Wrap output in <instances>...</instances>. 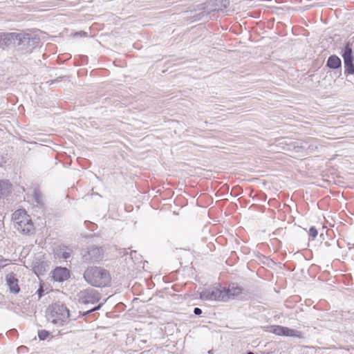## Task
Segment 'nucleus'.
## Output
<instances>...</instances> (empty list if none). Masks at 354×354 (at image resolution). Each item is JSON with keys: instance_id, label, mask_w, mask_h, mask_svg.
Here are the masks:
<instances>
[{"instance_id": "nucleus-24", "label": "nucleus", "mask_w": 354, "mask_h": 354, "mask_svg": "<svg viewBox=\"0 0 354 354\" xmlns=\"http://www.w3.org/2000/svg\"><path fill=\"white\" fill-rule=\"evenodd\" d=\"M101 306H102V304H99V305L95 306L94 308H91V310L84 312L83 313V316H86V315H89L90 313H91L92 312L99 310L101 308Z\"/></svg>"}, {"instance_id": "nucleus-4", "label": "nucleus", "mask_w": 354, "mask_h": 354, "mask_svg": "<svg viewBox=\"0 0 354 354\" xmlns=\"http://www.w3.org/2000/svg\"><path fill=\"white\" fill-rule=\"evenodd\" d=\"M200 298L205 301H226L227 295L225 292H223V288L209 287L200 292Z\"/></svg>"}, {"instance_id": "nucleus-1", "label": "nucleus", "mask_w": 354, "mask_h": 354, "mask_svg": "<svg viewBox=\"0 0 354 354\" xmlns=\"http://www.w3.org/2000/svg\"><path fill=\"white\" fill-rule=\"evenodd\" d=\"M84 279L92 286L104 287L111 282L109 272L104 268L97 266H90L84 272Z\"/></svg>"}, {"instance_id": "nucleus-6", "label": "nucleus", "mask_w": 354, "mask_h": 354, "mask_svg": "<svg viewBox=\"0 0 354 354\" xmlns=\"http://www.w3.org/2000/svg\"><path fill=\"white\" fill-rule=\"evenodd\" d=\"M83 261L87 263H94L99 262L103 258V252L102 248L96 246H91L84 249L81 252Z\"/></svg>"}, {"instance_id": "nucleus-7", "label": "nucleus", "mask_w": 354, "mask_h": 354, "mask_svg": "<svg viewBox=\"0 0 354 354\" xmlns=\"http://www.w3.org/2000/svg\"><path fill=\"white\" fill-rule=\"evenodd\" d=\"M100 299L99 292L93 288L82 290L78 294V301L83 304H95Z\"/></svg>"}, {"instance_id": "nucleus-16", "label": "nucleus", "mask_w": 354, "mask_h": 354, "mask_svg": "<svg viewBox=\"0 0 354 354\" xmlns=\"http://www.w3.org/2000/svg\"><path fill=\"white\" fill-rule=\"evenodd\" d=\"M11 189V184L8 180H0V198L7 196Z\"/></svg>"}, {"instance_id": "nucleus-22", "label": "nucleus", "mask_w": 354, "mask_h": 354, "mask_svg": "<svg viewBox=\"0 0 354 354\" xmlns=\"http://www.w3.org/2000/svg\"><path fill=\"white\" fill-rule=\"evenodd\" d=\"M49 335L50 333L46 330H41L38 331V337L40 340L46 339L49 336Z\"/></svg>"}, {"instance_id": "nucleus-11", "label": "nucleus", "mask_w": 354, "mask_h": 354, "mask_svg": "<svg viewBox=\"0 0 354 354\" xmlns=\"http://www.w3.org/2000/svg\"><path fill=\"white\" fill-rule=\"evenodd\" d=\"M70 277L69 270L66 268L57 267L53 272V278L55 281L62 282L68 279Z\"/></svg>"}, {"instance_id": "nucleus-23", "label": "nucleus", "mask_w": 354, "mask_h": 354, "mask_svg": "<svg viewBox=\"0 0 354 354\" xmlns=\"http://www.w3.org/2000/svg\"><path fill=\"white\" fill-rule=\"evenodd\" d=\"M308 233L309 236H311L312 238H315L318 234L317 229L314 226H312L310 228Z\"/></svg>"}, {"instance_id": "nucleus-20", "label": "nucleus", "mask_w": 354, "mask_h": 354, "mask_svg": "<svg viewBox=\"0 0 354 354\" xmlns=\"http://www.w3.org/2000/svg\"><path fill=\"white\" fill-rule=\"evenodd\" d=\"M344 73L345 74H354V64L353 60L344 61Z\"/></svg>"}, {"instance_id": "nucleus-27", "label": "nucleus", "mask_w": 354, "mask_h": 354, "mask_svg": "<svg viewBox=\"0 0 354 354\" xmlns=\"http://www.w3.org/2000/svg\"><path fill=\"white\" fill-rule=\"evenodd\" d=\"M37 295H38V297H39V299H40V298L42 297L43 294H44V289H43V288H42V287H40V288L37 290Z\"/></svg>"}, {"instance_id": "nucleus-2", "label": "nucleus", "mask_w": 354, "mask_h": 354, "mask_svg": "<svg viewBox=\"0 0 354 354\" xmlns=\"http://www.w3.org/2000/svg\"><path fill=\"white\" fill-rule=\"evenodd\" d=\"M69 315V310L64 304L55 303L52 305L46 317L53 324L62 326L68 321Z\"/></svg>"}, {"instance_id": "nucleus-25", "label": "nucleus", "mask_w": 354, "mask_h": 354, "mask_svg": "<svg viewBox=\"0 0 354 354\" xmlns=\"http://www.w3.org/2000/svg\"><path fill=\"white\" fill-rule=\"evenodd\" d=\"M7 261V259H4L2 257H0V268H3L8 264L6 263Z\"/></svg>"}, {"instance_id": "nucleus-9", "label": "nucleus", "mask_w": 354, "mask_h": 354, "mask_svg": "<svg viewBox=\"0 0 354 354\" xmlns=\"http://www.w3.org/2000/svg\"><path fill=\"white\" fill-rule=\"evenodd\" d=\"M15 228L22 234H30L35 230L33 223L30 217L22 220L20 223L15 224Z\"/></svg>"}, {"instance_id": "nucleus-17", "label": "nucleus", "mask_w": 354, "mask_h": 354, "mask_svg": "<svg viewBox=\"0 0 354 354\" xmlns=\"http://www.w3.org/2000/svg\"><path fill=\"white\" fill-rule=\"evenodd\" d=\"M32 198L34 201L37 203V205L39 207H42L44 205L43 196L38 188H35L33 189Z\"/></svg>"}, {"instance_id": "nucleus-10", "label": "nucleus", "mask_w": 354, "mask_h": 354, "mask_svg": "<svg viewBox=\"0 0 354 354\" xmlns=\"http://www.w3.org/2000/svg\"><path fill=\"white\" fill-rule=\"evenodd\" d=\"M6 281L11 293L17 294L19 292V279L16 277V274L12 272L7 274L6 276Z\"/></svg>"}, {"instance_id": "nucleus-8", "label": "nucleus", "mask_w": 354, "mask_h": 354, "mask_svg": "<svg viewBox=\"0 0 354 354\" xmlns=\"http://www.w3.org/2000/svg\"><path fill=\"white\" fill-rule=\"evenodd\" d=\"M270 332L280 336L294 337H301L300 331L282 326H272Z\"/></svg>"}, {"instance_id": "nucleus-13", "label": "nucleus", "mask_w": 354, "mask_h": 354, "mask_svg": "<svg viewBox=\"0 0 354 354\" xmlns=\"http://www.w3.org/2000/svg\"><path fill=\"white\" fill-rule=\"evenodd\" d=\"M14 44V32L0 33V48H4Z\"/></svg>"}, {"instance_id": "nucleus-26", "label": "nucleus", "mask_w": 354, "mask_h": 354, "mask_svg": "<svg viewBox=\"0 0 354 354\" xmlns=\"http://www.w3.org/2000/svg\"><path fill=\"white\" fill-rule=\"evenodd\" d=\"M203 311L200 308L196 307L194 309V313L196 315H201L202 314Z\"/></svg>"}, {"instance_id": "nucleus-5", "label": "nucleus", "mask_w": 354, "mask_h": 354, "mask_svg": "<svg viewBox=\"0 0 354 354\" xmlns=\"http://www.w3.org/2000/svg\"><path fill=\"white\" fill-rule=\"evenodd\" d=\"M288 145L290 147L292 146L297 151H306L309 153L315 151L321 146L319 141L313 138H308L304 140L293 142Z\"/></svg>"}, {"instance_id": "nucleus-3", "label": "nucleus", "mask_w": 354, "mask_h": 354, "mask_svg": "<svg viewBox=\"0 0 354 354\" xmlns=\"http://www.w3.org/2000/svg\"><path fill=\"white\" fill-rule=\"evenodd\" d=\"M39 41V38L31 33L14 32V44L21 46L27 52L34 48Z\"/></svg>"}, {"instance_id": "nucleus-19", "label": "nucleus", "mask_w": 354, "mask_h": 354, "mask_svg": "<svg viewBox=\"0 0 354 354\" xmlns=\"http://www.w3.org/2000/svg\"><path fill=\"white\" fill-rule=\"evenodd\" d=\"M72 253V250L68 248H60L57 252V256L59 258H62L64 259H68L71 257Z\"/></svg>"}, {"instance_id": "nucleus-12", "label": "nucleus", "mask_w": 354, "mask_h": 354, "mask_svg": "<svg viewBox=\"0 0 354 354\" xmlns=\"http://www.w3.org/2000/svg\"><path fill=\"white\" fill-rule=\"evenodd\" d=\"M223 292L227 295L226 301L230 299H234L243 292V288L237 283H232L227 289L223 288Z\"/></svg>"}, {"instance_id": "nucleus-30", "label": "nucleus", "mask_w": 354, "mask_h": 354, "mask_svg": "<svg viewBox=\"0 0 354 354\" xmlns=\"http://www.w3.org/2000/svg\"><path fill=\"white\" fill-rule=\"evenodd\" d=\"M247 354H254V353L252 352H248Z\"/></svg>"}, {"instance_id": "nucleus-15", "label": "nucleus", "mask_w": 354, "mask_h": 354, "mask_svg": "<svg viewBox=\"0 0 354 354\" xmlns=\"http://www.w3.org/2000/svg\"><path fill=\"white\" fill-rule=\"evenodd\" d=\"M342 61L339 57L335 55H330L327 60L326 66L331 69H337L341 68Z\"/></svg>"}, {"instance_id": "nucleus-29", "label": "nucleus", "mask_w": 354, "mask_h": 354, "mask_svg": "<svg viewBox=\"0 0 354 354\" xmlns=\"http://www.w3.org/2000/svg\"><path fill=\"white\" fill-rule=\"evenodd\" d=\"M33 270H34L36 274H37V267H36V266H34Z\"/></svg>"}, {"instance_id": "nucleus-21", "label": "nucleus", "mask_w": 354, "mask_h": 354, "mask_svg": "<svg viewBox=\"0 0 354 354\" xmlns=\"http://www.w3.org/2000/svg\"><path fill=\"white\" fill-rule=\"evenodd\" d=\"M216 1L217 4L220 6L219 9L221 10L226 9L230 4L229 0H216Z\"/></svg>"}, {"instance_id": "nucleus-28", "label": "nucleus", "mask_w": 354, "mask_h": 354, "mask_svg": "<svg viewBox=\"0 0 354 354\" xmlns=\"http://www.w3.org/2000/svg\"><path fill=\"white\" fill-rule=\"evenodd\" d=\"M136 251H131L130 253V255L132 259L133 258L134 256H136Z\"/></svg>"}, {"instance_id": "nucleus-14", "label": "nucleus", "mask_w": 354, "mask_h": 354, "mask_svg": "<svg viewBox=\"0 0 354 354\" xmlns=\"http://www.w3.org/2000/svg\"><path fill=\"white\" fill-rule=\"evenodd\" d=\"M29 217V215L27 214L24 209H19L12 214V219L13 224L15 225L21 223L22 220L27 219Z\"/></svg>"}, {"instance_id": "nucleus-18", "label": "nucleus", "mask_w": 354, "mask_h": 354, "mask_svg": "<svg viewBox=\"0 0 354 354\" xmlns=\"http://www.w3.org/2000/svg\"><path fill=\"white\" fill-rule=\"evenodd\" d=\"M342 57L344 61H348V60H354V57L353 55V50L350 46V44L348 43L346 44L343 53H342Z\"/></svg>"}]
</instances>
